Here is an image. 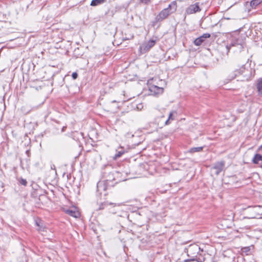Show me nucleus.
<instances>
[{
	"instance_id": "f257e3e1",
	"label": "nucleus",
	"mask_w": 262,
	"mask_h": 262,
	"mask_svg": "<svg viewBox=\"0 0 262 262\" xmlns=\"http://www.w3.org/2000/svg\"><path fill=\"white\" fill-rule=\"evenodd\" d=\"M184 251L189 257L188 259H185L184 262L193 261L203 262L205 260V258L202 257L201 256V252H203V250H201L199 245L196 244L194 243L189 245L185 248Z\"/></svg>"
},
{
	"instance_id": "f03ea898",
	"label": "nucleus",
	"mask_w": 262,
	"mask_h": 262,
	"mask_svg": "<svg viewBox=\"0 0 262 262\" xmlns=\"http://www.w3.org/2000/svg\"><path fill=\"white\" fill-rule=\"evenodd\" d=\"M177 3L173 2L170 3L167 8L162 10L155 17L156 21L161 22L168 17L169 15L174 12L177 10Z\"/></svg>"
},
{
	"instance_id": "7ed1b4c3",
	"label": "nucleus",
	"mask_w": 262,
	"mask_h": 262,
	"mask_svg": "<svg viewBox=\"0 0 262 262\" xmlns=\"http://www.w3.org/2000/svg\"><path fill=\"white\" fill-rule=\"evenodd\" d=\"M245 41L241 37H238L237 38H233L229 45H227L226 48L227 50V52H229V49L232 47H237L239 50H242L245 46Z\"/></svg>"
},
{
	"instance_id": "20e7f679",
	"label": "nucleus",
	"mask_w": 262,
	"mask_h": 262,
	"mask_svg": "<svg viewBox=\"0 0 262 262\" xmlns=\"http://www.w3.org/2000/svg\"><path fill=\"white\" fill-rule=\"evenodd\" d=\"M249 212L251 214L250 218H258L262 215V206L257 205L253 207H249Z\"/></svg>"
},
{
	"instance_id": "39448f33",
	"label": "nucleus",
	"mask_w": 262,
	"mask_h": 262,
	"mask_svg": "<svg viewBox=\"0 0 262 262\" xmlns=\"http://www.w3.org/2000/svg\"><path fill=\"white\" fill-rule=\"evenodd\" d=\"M155 79H149L147 80V84L148 85L149 90L155 94H161L163 92V88L161 86L155 85L154 83Z\"/></svg>"
},
{
	"instance_id": "423d86ee",
	"label": "nucleus",
	"mask_w": 262,
	"mask_h": 262,
	"mask_svg": "<svg viewBox=\"0 0 262 262\" xmlns=\"http://www.w3.org/2000/svg\"><path fill=\"white\" fill-rule=\"evenodd\" d=\"M156 43V40H149L146 42L143 43L139 48V51L141 53H145L148 52Z\"/></svg>"
},
{
	"instance_id": "0eeeda50",
	"label": "nucleus",
	"mask_w": 262,
	"mask_h": 262,
	"mask_svg": "<svg viewBox=\"0 0 262 262\" xmlns=\"http://www.w3.org/2000/svg\"><path fill=\"white\" fill-rule=\"evenodd\" d=\"M107 189V183L105 181H99L97 185V191L101 195L103 193L106 195L105 191Z\"/></svg>"
},
{
	"instance_id": "6e6552de",
	"label": "nucleus",
	"mask_w": 262,
	"mask_h": 262,
	"mask_svg": "<svg viewBox=\"0 0 262 262\" xmlns=\"http://www.w3.org/2000/svg\"><path fill=\"white\" fill-rule=\"evenodd\" d=\"M201 9L199 6V3H196L194 4L190 5L186 10V13L187 14H191L201 11Z\"/></svg>"
},
{
	"instance_id": "1a4fd4ad",
	"label": "nucleus",
	"mask_w": 262,
	"mask_h": 262,
	"mask_svg": "<svg viewBox=\"0 0 262 262\" xmlns=\"http://www.w3.org/2000/svg\"><path fill=\"white\" fill-rule=\"evenodd\" d=\"M225 162L224 161H222L215 163L212 169L214 170V174L217 176L223 170Z\"/></svg>"
},
{
	"instance_id": "9d476101",
	"label": "nucleus",
	"mask_w": 262,
	"mask_h": 262,
	"mask_svg": "<svg viewBox=\"0 0 262 262\" xmlns=\"http://www.w3.org/2000/svg\"><path fill=\"white\" fill-rule=\"evenodd\" d=\"M108 206H112L113 208H114V209L111 212L113 213H115L116 212V210L115 209V207L117 206H120V204H116V203H108V202H104L101 204V205L99 206V210L103 209L107 207Z\"/></svg>"
},
{
	"instance_id": "9b49d317",
	"label": "nucleus",
	"mask_w": 262,
	"mask_h": 262,
	"mask_svg": "<svg viewBox=\"0 0 262 262\" xmlns=\"http://www.w3.org/2000/svg\"><path fill=\"white\" fill-rule=\"evenodd\" d=\"M246 71L245 65H243L238 70L234 71L233 75L231 76L232 79L235 78L238 75L243 74Z\"/></svg>"
},
{
	"instance_id": "f8f14e48",
	"label": "nucleus",
	"mask_w": 262,
	"mask_h": 262,
	"mask_svg": "<svg viewBox=\"0 0 262 262\" xmlns=\"http://www.w3.org/2000/svg\"><path fill=\"white\" fill-rule=\"evenodd\" d=\"M66 213L73 217L77 218L79 216L80 213L78 211L75 209H68L66 210Z\"/></svg>"
},
{
	"instance_id": "ddd939ff",
	"label": "nucleus",
	"mask_w": 262,
	"mask_h": 262,
	"mask_svg": "<svg viewBox=\"0 0 262 262\" xmlns=\"http://www.w3.org/2000/svg\"><path fill=\"white\" fill-rule=\"evenodd\" d=\"M256 88L257 89V92L259 96H262V77L259 78L257 80V83L256 85Z\"/></svg>"
},
{
	"instance_id": "4468645a",
	"label": "nucleus",
	"mask_w": 262,
	"mask_h": 262,
	"mask_svg": "<svg viewBox=\"0 0 262 262\" xmlns=\"http://www.w3.org/2000/svg\"><path fill=\"white\" fill-rule=\"evenodd\" d=\"M176 114H177V112L175 111H173L169 113L168 118L165 122L166 125L169 124L171 121H172L174 119V117L173 116V115Z\"/></svg>"
},
{
	"instance_id": "2eb2a0df",
	"label": "nucleus",
	"mask_w": 262,
	"mask_h": 262,
	"mask_svg": "<svg viewBox=\"0 0 262 262\" xmlns=\"http://www.w3.org/2000/svg\"><path fill=\"white\" fill-rule=\"evenodd\" d=\"M261 3L262 0H252L250 3V5L252 8L255 9Z\"/></svg>"
},
{
	"instance_id": "dca6fc26",
	"label": "nucleus",
	"mask_w": 262,
	"mask_h": 262,
	"mask_svg": "<svg viewBox=\"0 0 262 262\" xmlns=\"http://www.w3.org/2000/svg\"><path fill=\"white\" fill-rule=\"evenodd\" d=\"M106 2V0H92L91 3V6H97L102 4Z\"/></svg>"
},
{
	"instance_id": "f3484780",
	"label": "nucleus",
	"mask_w": 262,
	"mask_h": 262,
	"mask_svg": "<svg viewBox=\"0 0 262 262\" xmlns=\"http://www.w3.org/2000/svg\"><path fill=\"white\" fill-rule=\"evenodd\" d=\"M259 161H262V156L257 154L253 157L252 162L254 164H258Z\"/></svg>"
},
{
	"instance_id": "a211bd4d",
	"label": "nucleus",
	"mask_w": 262,
	"mask_h": 262,
	"mask_svg": "<svg viewBox=\"0 0 262 262\" xmlns=\"http://www.w3.org/2000/svg\"><path fill=\"white\" fill-rule=\"evenodd\" d=\"M124 153H125V150L124 149H123L122 148H121L120 150L116 151V154H115V155L114 157V159H115V160L117 159L118 158L120 157L122 155H123Z\"/></svg>"
},
{
	"instance_id": "6ab92c4d",
	"label": "nucleus",
	"mask_w": 262,
	"mask_h": 262,
	"mask_svg": "<svg viewBox=\"0 0 262 262\" xmlns=\"http://www.w3.org/2000/svg\"><path fill=\"white\" fill-rule=\"evenodd\" d=\"M205 40L200 36L199 37L196 38L193 41L194 44L195 46H200Z\"/></svg>"
},
{
	"instance_id": "aec40b11",
	"label": "nucleus",
	"mask_w": 262,
	"mask_h": 262,
	"mask_svg": "<svg viewBox=\"0 0 262 262\" xmlns=\"http://www.w3.org/2000/svg\"><path fill=\"white\" fill-rule=\"evenodd\" d=\"M203 147H192L189 150L188 152L190 153H194L195 152H200L203 150Z\"/></svg>"
},
{
	"instance_id": "412c9836",
	"label": "nucleus",
	"mask_w": 262,
	"mask_h": 262,
	"mask_svg": "<svg viewBox=\"0 0 262 262\" xmlns=\"http://www.w3.org/2000/svg\"><path fill=\"white\" fill-rule=\"evenodd\" d=\"M3 177V173L2 171L0 170V191H4V183L2 182V179Z\"/></svg>"
},
{
	"instance_id": "4be33fe9",
	"label": "nucleus",
	"mask_w": 262,
	"mask_h": 262,
	"mask_svg": "<svg viewBox=\"0 0 262 262\" xmlns=\"http://www.w3.org/2000/svg\"><path fill=\"white\" fill-rule=\"evenodd\" d=\"M151 79H155L154 80V83H155V85L159 84V82H163L162 80L159 79V78L158 77H153Z\"/></svg>"
},
{
	"instance_id": "5701e85b",
	"label": "nucleus",
	"mask_w": 262,
	"mask_h": 262,
	"mask_svg": "<svg viewBox=\"0 0 262 262\" xmlns=\"http://www.w3.org/2000/svg\"><path fill=\"white\" fill-rule=\"evenodd\" d=\"M19 183L24 186H26L27 184V181L26 179H24L23 178H21L19 181Z\"/></svg>"
},
{
	"instance_id": "b1692460",
	"label": "nucleus",
	"mask_w": 262,
	"mask_h": 262,
	"mask_svg": "<svg viewBox=\"0 0 262 262\" xmlns=\"http://www.w3.org/2000/svg\"><path fill=\"white\" fill-rule=\"evenodd\" d=\"M201 36L205 40V39L210 37V34L209 33H204Z\"/></svg>"
},
{
	"instance_id": "393cba45",
	"label": "nucleus",
	"mask_w": 262,
	"mask_h": 262,
	"mask_svg": "<svg viewBox=\"0 0 262 262\" xmlns=\"http://www.w3.org/2000/svg\"><path fill=\"white\" fill-rule=\"evenodd\" d=\"M250 247H244L242 249L243 252H248L250 251Z\"/></svg>"
},
{
	"instance_id": "a878e982",
	"label": "nucleus",
	"mask_w": 262,
	"mask_h": 262,
	"mask_svg": "<svg viewBox=\"0 0 262 262\" xmlns=\"http://www.w3.org/2000/svg\"><path fill=\"white\" fill-rule=\"evenodd\" d=\"M72 76L73 79H76L78 77V74L76 72H74L72 73Z\"/></svg>"
},
{
	"instance_id": "bb28decb",
	"label": "nucleus",
	"mask_w": 262,
	"mask_h": 262,
	"mask_svg": "<svg viewBox=\"0 0 262 262\" xmlns=\"http://www.w3.org/2000/svg\"><path fill=\"white\" fill-rule=\"evenodd\" d=\"M150 2V0H141V2L145 4H148Z\"/></svg>"
},
{
	"instance_id": "cd10ccee",
	"label": "nucleus",
	"mask_w": 262,
	"mask_h": 262,
	"mask_svg": "<svg viewBox=\"0 0 262 262\" xmlns=\"http://www.w3.org/2000/svg\"><path fill=\"white\" fill-rule=\"evenodd\" d=\"M143 107V105L142 104H139L138 105H137V109L138 110H141V108Z\"/></svg>"
},
{
	"instance_id": "c85d7f7f",
	"label": "nucleus",
	"mask_w": 262,
	"mask_h": 262,
	"mask_svg": "<svg viewBox=\"0 0 262 262\" xmlns=\"http://www.w3.org/2000/svg\"><path fill=\"white\" fill-rule=\"evenodd\" d=\"M26 154H27V155L28 156V157H30V151L29 150H27L26 151Z\"/></svg>"
},
{
	"instance_id": "c756f323",
	"label": "nucleus",
	"mask_w": 262,
	"mask_h": 262,
	"mask_svg": "<svg viewBox=\"0 0 262 262\" xmlns=\"http://www.w3.org/2000/svg\"><path fill=\"white\" fill-rule=\"evenodd\" d=\"M116 102V101H115V100L112 101V102Z\"/></svg>"
},
{
	"instance_id": "7c9ffc66",
	"label": "nucleus",
	"mask_w": 262,
	"mask_h": 262,
	"mask_svg": "<svg viewBox=\"0 0 262 262\" xmlns=\"http://www.w3.org/2000/svg\"><path fill=\"white\" fill-rule=\"evenodd\" d=\"M260 166L262 167V165Z\"/></svg>"
}]
</instances>
